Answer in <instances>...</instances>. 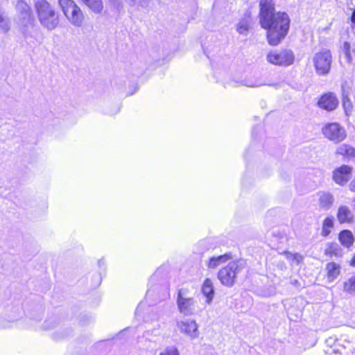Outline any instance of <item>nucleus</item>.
<instances>
[{
	"label": "nucleus",
	"instance_id": "obj_5",
	"mask_svg": "<svg viewBox=\"0 0 355 355\" xmlns=\"http://www.w3.org/2000/svg\"><path fill=\"white\" fill-rule=\"evenodd\" d=\"M59 6L68 21L75 27H80L85 15L80 7L73 0H58Z\"/></svg>",
	"mask_w": 355,
	"mask_h": 355
},
{
	"label": "nucleus",
	"instance_id": "obj_11",
	"mask_svg": "<svg viewBox=\"0 0 355 355\" xmlns=\"http://www.w3.org/2000/svg\"><path fill=\"white\" fill-rule=\"evenodd\" d=\"M352 168L347 165H343L334 171L333 179L340 185H345L349 180Z\"/></svg>",
	"mask_w": 355,
	"mask_h": 355
},
{
	"label": "nucleus",
	"instance_id": "obj_24",
	"mask_svg": "<svg viewBox=\"0 0 355 355\" xmlns=\"http://www.w3.org/2000/svg\"><path fill=\"white\" fill-rule=\"evenodd\" d=\"M336 340L334 338L329 337L326 340V343L327 345L330 346V348L326 350V353L328 355H339L340 352L335 347H333V345H335Z\"/></svg>",
	"mask_w": 355,
	"mask_h": 355
},
{
	"label": "nucleus",
	"instance_id": "obj_19",
	"mask_svg": "<svg viewBox=\"0 0 355 355\" xmlns=\"http://www.w3.org/2000/svg\"><path fill=\"white\" fill-rule=\"evenodd\" d=\"M336 153L347 159L355 157V148L347 144H342L338 147Z\"/></svg>",
	"mask_w": 355,
	"mask_h": 355
},
{
	"label": "nucleus",
	"instance_id": "obj_16",
	"mask_svg": "<svg viewBox=\"0 0 355 355\" xmlns=\"http://www.w3.org/2000/svg\"><path fill=\"white\" fill-rule=\"evenodd\" d=\"M328 281H334L340 273V266L335 262H329L326 265Z\"/></svg>",
	"mask_w": 355,
	"mask_h": 355
},
{
	"label": "nucleus",
	"instance_id": "obj_9",
	"mask_svg": "<svg viewBox=\"0 0 355 355\" xmlns=\"http://www.w3.org/2000/svg\"><path fill=\"white\" fill-rule=\"evenodd\" d=\"M322 133L326 138L334 143H339L343 141L347 136L345 128L337 123L327 124L322 128Z\"/></svg>",
	"mask_w": 355,
	"mask_h": 355
},
{
	"label": "nucleus",
	"instance_id": "obj_38",
	"mask_svg": "<svg viewBox=\"0 0 355 355\" xmlns=\"http://www.w3.org/2000/svg\"><path fill=\"white\" fill-rule=\"evenodd\" d=\"M152 295V291L150 288L148 289L147 292H146V296L147 297H149Z\"/></svg>",
	"mask_w": 355,
	"mask_h": 355
},
{
	"label": "nucleus",
	"instance_id": "obj_22",
	"mask_svg": "<svg viewBox=\"0 0 355 355\" xmlns=\"http://www.w3.org/2000/svg\"><path fill=\"white\" fill-rule=\"evenodd\" d=\"M343 291L351 295L355 294V276H352L344 282Z\"/></svg>",
	"mask_w": 355,
	"mask_h": 355
},
{
	"label": "nucleus",
	"instance_id": "obj_4",
	"mask_svg": "<svg viewBox=\"0 0 355 355\" xmlns=\"http://www.w3.org/2000/svg\"><path fill=\"white\" fill-rule=\"evenodd\" d=\"M246 262L243 259H237L230 262L218 272V279L221 284L227 287H232L237 276L245 268Z\"/></svg>",
	"mask_w": 355,
	"mask_h": 355
},
{
	"label": "nucleus",
	"instance_id": "obj_36",
	"mask_svg": "<svg viewBox=\"0 0 355 355\" xmlns=\"http://www.w3.org/2000/svg\"><path fill=\"white\" fill-rule=\"evenodd\" d=\"M101 275H98V277H97V281H96V282L95 283L94 286H99V285H100V284H101Z\"/></svg>",
	"mask_w": 355,
	"mask_h": 355
},
{
	"label": "nucleus",
	"instance_id": "obj_7",
	"mask_svg": "<svg viewBox=\"0 0 355 355\" xmlns=\"http://www.w3.org/2000/svg\"><path fill=\"white\" fill-rule=\"evenodd\" d=\"M315 72L319 76H326L330 72L332 55L329 50L324 49L315 53L312 58Z\"/></svg>",
	"mask_w": 355,
	"mask_h": 355
},
{
	"label": "nucleus",
	"instance_id": "obj_17",
	"mask_svg": "<svg viewBox=\"0 0 355 355\" xmlns=\"http://www.w3.org/2000/svg\"><path fill=\"white\" fill-rule=\"evenodd\" d=\"M339 241L343 245L347 248L352 246L354 241V236L351 231L345 230L339 234Z\"/></svg>",
	"mask_w": 355,
	"mask_h": 355
},
{
	"label": "nucleus",
	"instance_id": "obj_8",
	"mask_svg": "<svg viewBox=\"0 0 355 355\" xmlns=\"http://www.w3.org/2000/svg\"><path fill=\"white\" fill-rule=\"evenodd\" d=\"M266 60L274 65L288 67L294 63L295 55L291 49L272 50L268 53Z\"/></svg>",
	"mask_w": 355,
	"mask_h": 355
},
{
	"label": "nucleus",
	"instance_id": "obj_3",
	"mask_svg": "<svg viewBox=\"0 0 355 355\" xmlns=\"http://www.w3.org/2000/svg\"><path fill=\"white\" fill-rule=\"evenodd\" d=\"M35 8L39 21L44 28L52 31L58 26V15L47 1L37 0L35 3Z\"/></svg>",
	"mask_w": 355,
	"mask_h": 355
},
{
	"label": "nucleus",
	"instance_id": "obj_30",
	"mask_svg": "<svg viewBox=\"0 0 355 355\" xmlns=\"http://www.w3.org/2000/svg\"><path fill=\"white\" fill-rule=\"evenodd\" d=\"M302 259H303V257L302 255H300L298 253H295L291 264L292 265H294V264L298 265L302 261Z\"/></svg>",
	"mask_w": 355,
	"mask_h": 355
},
{
	"label": "nucleus",
	"instance_id": "obj_10",
	"mask_svg": "<svg viewBox=\"0 0 355 355\" xmlns=\"http://www.w3.org/2000/svg\"><path fill=\"white\" fill-rule=\"evenodd\" d=\"M177 327L180 331L191 338H197L198 336V324L195 320H187L178 321Z\"/></svg>",
	"mask_w": 355,
	"mask_h": 355
},
{
	"label": "nucleus",
	"instance_id": "obj_28",
	"mask_svg": "<svg viewBox=\"0 0 355 355\" xmlns=\"http://www.w3.org/2000/svg\"><path fill=\"white\" fill-rule=\"evenodd\" d=\"M343 107L347 115L351 114L352 110V105L350 100L347 97L344 98L343 99Z\"/></svg>",
	"mask_w": 355,
	"mask_h": 355
},
{
	"label": "nucleus",
	"instance_id": "obj_12",
	"mask_svg": "<svg viewBox=\"0 0 355 355\" xmlns=\"http://www.w3.org/2000/svg\"><path fill=\"white\" fill-rule=\"evenodd\" d=\"M338 104V99L332 93L323 95L318 101V105L321 108L328 111H331L336 109Z\"/></svg>",
	"mask_w": 355,
	"mask_h": 355
},
{
	"label": "nucleus",
	"instance_id": "obj_29",
	"mask_svg": "<svg viewBox=\"0 0 355 355\" xmlns=\"http://www.w3.org/2000/svg\"><path fill=\"white\" fill-rule=\"evenodd\" d=\"M149 0H130L131 6H137L141 7H146L148 5Z\"/></svg>",
	"mask_w": 355,
	"mask_h": 355
},
{
	"label": "nucleus",
	"instance_id": "obj_34",
	"mask_svg": "<svg viewBox=\"0 0 355 355\" xmlns=\"http://www.w3.org/2000/svg\"><path fill=\"white\" fill-rule=\"evenodd\" d=\"M98 265L99 268L103 269L105 266V260L103 259L98 260Z\"/></svg>",
	"mask_w": 355,
	"mask_h": 355
},
{
	"label": "nucleus",
	"instance_id": "obj_32",
	"mask_svg": "<svg viewBox=\"0 0 355 355\" xmlns=\"http://www.w3.org/2000/svg\"><path fill=\"white\" fill-rule=\"evenodd\" d=\"M144 306L145 304L142 302L139 304L135 311V313L137 315H139L142 313Z\"/></svg>",
	"mask_w": 355,
	"mask_h": 355
},
{
	"label": "nucleus",
	"instance_id": "obj_26",
	"mask_svg": "<svg viewBox=\"0 0 355 355\" xmlns=\"http://www.w3.org/2000/svg\"><path fill=\"white\" fill-rule=\"evenodd\" d=\"M159 355H180V353L176 347L169 346L162 351Z\"/></svg>",
	"mask_w": 355,
	"mask_h": 355
},
{
	"label": "nucleus",
	"instance_id": "obj_14",
	"mask_svg": "<svg viewBox=\"0 0 355 355\" xmlns=\"http://www.w3.org/2000/svg\"><path fill=\"white\" fill-rule=\"evenodd\" d=\"M337 218L340 223H351L354 215L348 207L340 206L338 210Z\"/></svg>",
	"mask_w": 355,
	"mask_h": 355
},
{
	"label": "nucleus",
	"instance_id": "obj_40",
	"mask_svg": "<svg viewBox=\"0 0 355 355\" xmlns=\"http://www.w3.org/2000/svg\"><path fill=\"white\" fill-rule=\"evenodd\" d=\"M155 277H155V275H153V276L150 277V282H151V281H153V280L155 279Z\"/></svg>",
	"mask_w": 355,
	"mask_h": 355
},
{
	"label": "nucleus",
	"instance_id": "obj_21",
	"mask_svg": "<svg viewBox=\"0 0 355 355\" xmlns=\"http://www.w3.org/2000/svg\"><path fill=\"white\" fill-rule=\"evenodd\" d=\"M95 13H100L103 8L101 0H80Z\"/></svg>",
	"mask_w": 355,
	"mask_h": 355
},
{
	"label": "nucleus",
	"instance_id": "obj_6",
	"mask_svg": "<svg viewBox=\"0 0 355 355\" xmlns=\"http://www.w3.org/2000/svg\"><path fill=\"white\" fill-rule=\"evenodd\" d=\"M176 303L179 312L183 315L189 316L195 313L197 302L193 297L189 295L188 289H179Z\"/></svg>",
	"mask_w": 355,
	"mask_h": 355
},
{
	"label": "nucleus",
	"instance_id": "obj_13",
	"mask_svg": "<svg viewBox=\"0 0 355 355\" xmlns=\"http://www.w3.org/2000/svg\"><path fill=\"white\" fill-rule=\"evenodd\" d=\"M201 292L206 297V302L208 304H211L214 299L215 291L213 282L210 279L207 278L204 281L201 287Z\"/></svg>",
	"mask_w": 355,
	"mask_h": 355
},
{
	"label": "nucleus",
	"instance_id": "obj_39",
	"mask_svg": "<svg viewBox=\"0 0 355 355\" xmlns=\"http://www.w3.org/2000/svg\"><path fill=\"white\" fill-rule=\"evenodd\" d=\"M352 207H353L354 210L355 211V199H354V200H352Z\"/></svg>",
	"mask_w": 355,
	"mask_h": 355
},
{
	"label": "nucleus",
	"instance_id": "obj_23",
	"mask_svg": "<svg viewBox=\"0 0 355 355\" xmlns=\"http://www.w3.org/2000/svg\"><path fill=\"white\" fill-rule=\"evenodd\" d=\"M333 227H334L333 218H330V217L326 218L323 221L321 234L323 236H327L330 234Z\"/></svg>",
	"mask_w": 355,
	"mask_h": 355
},
{
	"label": "nucleus",
	"instance_id": "obj_31",
	"mask_svg": "<svg viewBox=\"0 0 355 355\" xmlns=\"http://www.w3.org/2000/svg\"><path fill=\"white\" fill-rule=\"evenodd\" d=\"M283 254L285 256L286 259L291 263L293 260L295 254H292L289 252H284Z\"/></svg>",
	"mask_w": 355,
	"mask_h": 355
},
{
	"label": "nucleus",
	"instance_id": "obj_37",
	"mask_svg": "<svg viewBox=\"0 0 355 355\" xmlns=\"http://www.w3.org/2000/svg\"><path fill=\"white\" fill-rule=\"evenodd\" d=\"M351 265L354 267H355V254H354V256L353 257L352 259V261H351Z\"/></svg>",
	"mask_w": 355,
	"mask_h": 355
},
{
	"label": "nucleus",
	"instance_id": "obj_20",
	"mask_svg": "<svg viewBox=\"0 0 355 355\" xmlns=\"http://www.w3.org/2000/svg\"><path fill=\"white\" fill-rule=\"evenodd\" d=\"M334 197L330 193L322 192L320 195V205L324 209H329L334 202Z\"/></svg>",
	"mask_w": 355,
	"mask_h": 355
},
{
	"label": "nucleus",
	"instance_id": "obj_1",
	"mask_svg": "<svg viewBox=\"0 0 355 355\" xmlns=\"http://www.w3.org/2000/svg\"><path fill=\"white\" fill-rule=\"evenodd\" d=\"M260 24L266 29L268 43L277 46L286 36L290 18L286 12H275L272 0H260Z\"/></svg>",
	"mask_w": 355,
	"mask_h": 355
},
{
	"label": "nucleus",
	"instance_id": "obj_35",
	"mask_svg": "<svg viewBox=\"0 0 355 355\" xmlns=\"http://www.w3.org/2000/svg\"><path fill=\"white\" fill-rule=\"evenodd\" d=\"M351 21H352V26L354 28L355 26V10L352 12V16H351Z\"/></svg>",
	"mask_w": 355,
	"mask_h": 355
},
{
	"label": "nucleus",
	"instance_id": "obj_15",
	"mask_svg": "<svg viewBox=\"0 0 355 355\" xmlns=\"http://www.w3.org/2000/svg\"><path fill=\"white\" fill-rule=\"evenodd\" d=\"M232 259L231 254L226 253L218 257H212L207 261V266L209 268L215 269L220 264L227 262Z\"/></svg>",
	"mask_w": 355,
	"mask_h": 355
},
{
	"label": "nucleus",
	"instance_id": "obj_33",
	"mask_svg": "<svg viewBox=\"0 0 355 355\" xmlns=\"http://www.w3.org/2000/svg\"><path fill=\"white\" fill-rule=\"evenodd\" d=\"M50 322L51 323V322L49 321V320L45 321V322L44 324V328L45 329H52V328H53L55 327V322H53L52 325H49V324Z\"/></svg>",
	"mask_w": 355,
	"mask_h": 355
},
{
	"label": "nucleus",
	"instance_id": "obj_18",
	"mask_svg": "<svg viewBox=\"0 0 355 355\" xmlns=\"http://www.w3.org/2000/svg\"><path fill=\"white\" fill-rule=\"evenodd\" d=\"M238 84L243 85L249 87H257L265 85L266 83L260 78L257 77L253 79L247 78L241 80V82H236L233 86H236Z\"/></svg>",
	"mask_w": 355,
	"mask_h": 355
},
{
	"label": "nucleus",
	"instance_id": "obj_27",
	"mask_svg": "<svg viewBox=\"0 0 355 355\" xmlns=\"http://www.w3.org/2000/svg\"><path fill=\"white\" fill-rule=\"evenodd\" d=\"M249 26L245 21H241L237 25V31L242 35H247Z\"/></svg>",
	"mask_w": 355,
	"mask_h": 355
},
{
	"label": "nucleus",
	"instance_id": "obj_25",
	"mask_svg": "<svg viewBox=\"0 0 355 355\" xmlns=\"http://www.w3.org/2000/svg\"><path fill=\"white\" fill-rule=\"evenodd\" d=\"M350 49H351L350 44L347 42H345L343 44L342 51L345 55V61L347 63H350L352 61Z\"/></svg>",
	"mask_w": 355,
	"mask_h": 355
},
{
	"label": "nucleus",
	"instance_id": "obj_2",
	"mask_svg": "<svg viewBox=\"0 0 355 355\" xmlns=\"http://www.w3.org/2000/svg\"><path fill=\"white\" fill-rule=\"evenodd\" d=\"M16 9L19 13V24L28 44L34 43L33 39L37 33L35 19L29 6L22 0L18 1Z\"/></svg>",
	"mask_w": 355,
	"mask_h": 355
},
{
	"label": "nucleus",
	"instance_id": "obj_41",
	"mask_svg": "<svg viewBox=\"0 0 355 355\" xmlns=\"http://www.w3.org/2000/svg\"><path fill=\"white\" fill-rule=\"evenodd\" d=\"M155 317H156V319H158V318H159V315H158L157 313H155Z\"/></svg>",
	"mask_w": 355,
	"mask_h": 355
}]
</instances>
